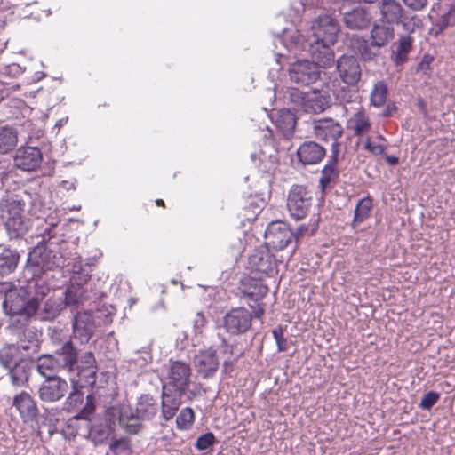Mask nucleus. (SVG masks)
Returning <instances> with one entry per match:
<instances>
[{
  "mask_svg": "<svg viewBox=\"0 0 455 455\" xmlns=\"http://www.w3.org/2000/svg\"><path fill=\"white\" fill-rule=\"evenodd\" d=\"M36 237L39 240L28 253L27 266V270L30 271L33 276H39L46 271L65 266L69 267V260L72 259L70 244L64 240L57 223L44 221L38 228Z\"/></svg>",
  "mask_w": 455,
  "mask_h": 455,
  "instance_id": "f257e3e1",
  "label": "nucleus"
},
{
  "mask_svg": "<svg viewBox=\"0 0 455 455\" xmlns=\"http://www.w3.org/2000/svg\"><path fill=\"white\" fill-rule=\"evenodd\" d=\"M42 202L37 194L28 191L10 193L0 201V220L4 225L10 238H17L24 235L28 229L25 222V212L40 218Z\"/></svg>",
  "mask_w": 455,
  "mask_h": 455,
  "instance_id": "f03ea898",
  "label": "nucleus"
},
{
  "mask_svg": "<svg viewBox=\"0 0 455 455\" xmlns=\"http://www.w3.org/2000/svg\"><path fill=\"white\" fill-rule=\"evenodd\" d=\"M38 300L29 298L28 291L22 287H15L6 291L3 307L10 315H25L30 317L38 309Z\"/></svg>",
  "mask_w": 455,
  "mask_h": 455,
  "instance_id": "7ed1b4c3",
  "label": "nucleus"
},
{
  "mask_svg": "<svg viewBox=\"0 0 455 455\" xmlns=\"http://www.w3.org/2000/svg\"><path fill=\"white\" fill-rule=\"evenodd\" d=\"M314 197L310 190L301 185H293L287 196V209L291 217L300 220L308 215Z\"/></svg>",
  "mask_w": 455,
  "mask_h": 455,
  "instance_id": "20e7f679",
  "label": "nucleus"
},
{
  "mask_svg": "<svg viewBox=\"0 0 455 455\" xmlns=\"http://www.w3.org/2000/svg\"><path fill=\"white\" fill-rule=\"evenodd\" d=\"M112 407L108 408L101 416H98L91 424L89 420H84L83 427L87 430L91 440L94 444L104 443L114 433L116 425V419L112 417Z\"/></svg>",
  "mask_w": 455,
  "mask_h": 455,
  "instance_id": "39448f33",
  "label": "nucleus"
},
{
  "mask_svg": "<svg viewBox=\"0 0 455 455\" xmlns=\"http://www.w3.org/2000/svg\"><path fill=\"white\" fill-rule=\"evenodd\" d=\"M315 44L333 45L337 40L339 27L338 22L329 15L317 17L311 25Z\"/></svg>",
  "mask_w": 455,
  "mask_h": 455,
  "instance_id": "423d86ee",
  "label": "nucleus"
},
{
  "mask_svg": "<svg viewBox=\"0 0 455 455\" xmlns=\"http://www.w3.org/2000/svg\"><path fill=\"white\" fill-rule=\"evenodd\" d=\"M338 99L344 103H354L358 106L355 108V112L347 120V128L353 132L355 136H363L366 134L371 129V122L365 110L360 106L358 100L359 96L355 92L352 94L347 96L344 94H338Z\"/></svg>",
  "mask_w": 455,
  "mask_h": 455,
  "instance_id": "0eeeda50",
  "label": "nucleus"
},
{
  "mask_svg": "<svg viewBox=\"0 0 455 455\" xmlns=\"http://www.w3.org/2000/svg\"><path fill=\"white\" fill-rule=\"evenodd\" d=\"M252 315L244 307L231 309L223 317V326L228 333L240 335L245 333L251 326Z\"/></svg>",
  "mask_w": 455,
  "mask_h": 455,
  "instance_id": "6e6552de",
  "label": "nucleus"
},
{
  "mask_svg": "<svg viewBox=\"0 0 455 455\" xmlns=\"http://www.w3.org/2000/svg\"><path fill=\"white\" fill-rule=\"evenodd\" d=\"M288 71L291 81L299 85H308L320 77L316 64L307 60L291 63Z\"/></svg>",
  "mask_w": 455,
  "mask_h": 455,
  "instance_id": "1a4fd4ad",
  "label": "nucleus"
},
{
  "mask_svg": "<svg viewBox=\"0 0 455 455\" xmlns=\"http://www.w3.org/2000/svg\"><path fill=\"white\" fill-rule=\"evenodd\" d=\"M73 338L80 344H87L93 337L96 323L91 311L77 312L73 319Z\"/></svg>",
  "mask_w": 455,
  "mask_h": 455,
  "instance_id": "9d476101",
  "label": "nucleus"
},
{
  "mask_svg": "<svg viewBox=\"0 0 455 455\" xmlns=\"http://www.w3.org/2000/svg\"><path fill=\"white\" fill-rule=\"evenodd\" d=\"M294 237V233L288 225L283 221L271 222L266 231V243L275 250L284 249Z\"/></svg>",
  "mask_w": 455,
  "mask_h": 455,
  "instance_id": "9b49d317",
  "label": "nucleus"
},
{
  "mask_svg": "<svg viewBox=\"0 0 455 455\" xmlns=\"http://www.w3.org/2000/svg\"><path fill=\"white\" fill-rule=\"evenodd\" d=\"M337 70L341 81L349 86H356L361 79L362 68L354 56L343 55L339 58Z\"/></svg>",
  "mask_w": 455,
  "mask_h": 455,
  "instance_id": "f8f14e48",
  "label": "nucleus"
},
{
  "mask_svg": "<svg viewBox=\"0 0 455 455\" xmlns=\"http://www.w3.org/2000/svg\"><path fill=\"white\" fill-rule=\"evenodd\" d=\"M112 417L116 422L128 434L135 435L142 429V419L136 411L131 407H112Z\"/></svg>",
  "mask_w": 455,
  "mask_h": 455,
  "instance_id": "ddd939ff",
  "label": "nucleus"
},
{
  "mask_svg": "<svg viewBox=\"0 0 455 455\" xmlns=\"http://www.w3.org/2000/svg\"><path fill=\"white\" fill-rule=\"evenodd\" d=\"M43 160L41 150L36 147H20L13 156L14 166L24 172H32Z\"/></svg>",
  "mask_w": 455,
  "mask_h": 455,
  "instance_id": "4468645a",
  "label": "nucleus"
},
{
  "mask_svg": "<svg viewBox=\"0 0 455 455\" xmlns=\"http://www.w3.org/2000/svg\"><path fill=\"white\" fill-rule=\"evenodd\" d=\"M191 378L189 364L182 361L172 363L168 371L169 386L174 390L188 393Z\"/></svg>",
  "mask_w": 455,
  "mask_h": 455,
  "instance_id": "2eb2a0df",
  "label": "nucleus"
},
{
  "mask_svg": "<svg viewBox=\"0 0 455 455\" xmlns=\"http://www.w3.org/2000/svg\"><path fill=\"white\" fill-rule=\"evenodd\" d=\"M68 382L60 378L47 379L39 387L38 395L43 402L53 403L60 400L68 391Z\"/></svg>",
  "mask_w": 455,
  "mask_h": 455,
  "instance_id": "dca6fc26",
  "label": "nucleus"
},
{
  "mask_svg": "<svg viewBox=\"0 0 455 455\" xmlns=\"http://www.w3.org/2000/svg\"><path fill=\"white\" fill-rule=\"evenodd\" d=\"M380 14L384 20L389 24H403L407 31H413V25L406 22L407 18H403V9L395 0H382L380 4Z\"/></svg>",
  "mask_w": 455,
  "mask_h": 455,
  "instance_id": "f3484780",
  "label": "nucleus"
},
{
  "mask_svg": "<svg viewBox=\"0 0 455 455\" xmlns=\"http://www.w3.org/2000/svg\"><path fill=\"white\" fill-rule=\"evenodd\" d=\"M54 355L60 368L74 374L78 361V350L71 339L66 340L55 350Z\"/></svg>",
  "mask_w": 455,
  "mask_h": 455,
  "instance_id": "a211bd4d",
  "label": "nucleus"
},
{
  "mask_svg": "<svg viewBox=\"0 0 455 455\" xmlns=\"http://www.w3.org/2000/svg\"><path fill=\"white\" fill-rule=\"evenodd\" d=\"M12 406L19 411L24 422L35 421L39 411L34 398L27 392L22 391L13 397Z\"/></svg>",
  "mask_w": 455,
  "mask_h": 455,
  "instance_id": "6ab92c4d",
  "label": "nucleus"
},
{
  "mask_svg": "<svg viewBox=\"0 0 455 455\" xmlns=\"http://www.w3.org/2000/svg\"><path fill=\"white\" fill-rule=\"evenodd\" d=\"M314 133L318 139L332 141L335 146L343 133V128L332 119L317 120L314 123Z\"/></svg>",
  "mask_w": 455,
  "mask_h": 455,
  "instance_id": "aec40b11",
  "label": "nucleus"
},
{
  "mask_svg": "<svg viewBox=\"0 0 455 455\" xmlns=\"http://www.w3.org/2000/svg\"><path fill=\"white\" fill-rule=\"evenodd\" d=\"M194 364L203 378L212 377L219 367V361L215 351L212 349L199 351L194 358Z\"/></svg>",
  "mask_w": 455,
  "mask_h": 455,
  "instance_id": "412c9836",
  "label": "nucleus"
},
{
  "mask_svg": "<svg viewBox=\"0 0 455 455\" xmlns=\"http://www.w3.org/2000/svg\"><path fill=\"white\" fill-rule=\"evenodd\" d=\"M187 393L172 390L170 387H164L161 402V415L166 421L172 419L181 405L182 396Z\"/></svg>",
  "mask_w": 455,
  "mask_h": 455,
  "instance_id": "4be33fe9",
  "label": "nucleus"
},
{
  "mask_svg": "<svg viewBox=\"0 0 455 455\" xmlns=\"http://www.w3.org/2000/svg\"><path fill=\"white\" fill-rule=\"evenodd\" d=\"M75 370L76 378L84 380V384H93L96 376V360L94 355L91 351L84 353L76 363Z\"/></svg>",
  "mask_w": 455,
  "mask_h": 455,
  "instance_id": "5701e85b",
  "label": "nucleus"
},
{
  "mask_svg": "<svg viewBox=\"0 0 455 455\" xmlns=\"http://www.w3.org/2000/svg\"><path fill=\"white\" fill-rule=\"evenodd\" d=\"M325 148L315 141H305L297 149V156L303 164H316L325 156Z\"/></svg>",
  "mask_w": 455,
  "mask_h": 455,
  "instance_id": "b1692460",
  "label": "nucleus"
},
{
  "mask_svg": "<svg viewBox=\"0 0 455 455\" xmlns=\"http://www.w3.org/2000/svg\"><path fill=\"white\" fill-rule=\"evenodd\" d=\"M331 104V97L326 92H312L301 96V105L306 112L320 113Z\"/></svg>",
  "mask_w": 455,
  "mask_h": 455,
  "instance_id": "393cba45",
  "label": "nucleus"
},
{
  "mask_svg": "<svg viewBox=\"0 0 455 455\" xmlns=\"http://www.w3.org/2000/svg\"><path fill=\"white\" fill-rule=\"evenodd\" d=\"M281 41H283L286 47L294 48L299 51H312L314 45L313 36H307L297 29H284L282 33Z\"/></svg>",
  "mask_w": 455,
  "mask_h": 455,
  "instance_id": "a878e982",
  "label": "nucleus"
},
{
  "mask_svg": "<svg viewBox=\"0 0 455 455\" xmlns=\"http://www.w3.org/2000/svg\"><path fill=\"white\" fill-rule=\"evenodd\" d=\"M249 266L251 271L271 274L276 267L275 258L267 251H257L250 256Z\"/></svg>",
  "mask_w": 455,
  "mask_h": 455,
  "instance_id": "bb28decb",
  "label": "nucleus"
},
{
  "mask_svg": "<svg viewBox=\"0 0 455 455\" xmlns=\"http://www.w3.org/2000/svg\"><path fill=\"white\" fill-rule=\"evenodd\" d=\"M343 21L349 29L361 30L369 27L371 16L365 9L359 7L344 12Z\"/></svg>",
  "mask_w": 455,
  "mask_h": 455,
  "instance_id": "cd10ccee",
  "label": "nucleus"
},
{
  "mask_svg": "<svg viewBox=\"0 0 455 455\" xmlns=\"http://www.w3.org/2000/svg\"><path fill=\"white\" fill-rule=\"evenodd\" d=\"M71 259H73L69 260V266H71L70 270L72 272L70 283L71 284H76L83 287L84 284H85L91 277L90 266L88 264L84 266L80 257L77 256L76 252L71 251Z\"/></svg>",
  "mask_w": 455,
  "mask_h": 455,
  "instance_id": "c85d7f7f",
  "label": "nucleus"
},
{
  "mask_svg": "<svg viewBox=\"0 0 455 455\" xmlns=\"http://www.w3.org/2000/svg\"><path fill=\"white\" fill-rule=\"evenodd\" d=\"M394 38V28L391 24L383 21L381 24H375L371 31V44L376 47H382L387 44Z\"/></svg>",
  "mask_w": 455,
  "mask_h": 455,
  "instance_id": "c756f323",
  "label": "nucleus"
},
{
  "mask_svg": "<svg viewBox=\"0 0 455 455\" xmlns=\"http://www.w3.org/2000/svg\"><path fill=\"white\" fill-rule=\"evenodd\" d=\"M331 45H321V44H314L312 51L308 53L313 57L314 63L317 68H327L334 63V53L330 49Z\"/></svg>",
  "mask_w": 455,
  "mask_h": 455,
  "instance_id": "7c9ffc66",
  "label": "nucleus"
},
{
  "mask_svg": "<svg viewBox=\"0 0 455 455\" xmlns=\"http://www.w3.org/2000/svg\"><path fill=\"white\" fill-rule=\"evenodd\" d=\"M37 371L46 379L55 378V374L62 370L54 355L45 354L37 358Z\"/></svg>",
  "mask_w": 455,
  "mask_h": 455,
  "instance_id": "2f4dec72",
  "label": "nucleus"
},
{
  "mask_svg": "<svg viewBox=\"0 0 455 455\" xmlns=\"http://www.w3.org/2000/svg\"><path fill=\"white\" fill-rule=\"evenodd\" d=\"M275 126L284 137H291L296 126L295 115L289 109L280 110L275 119Z\"/></svg>",
  "mask_w": 455,
  "mask_h": 455,
  "instance_id": "473e14b6",
  "label": "nucleus"
},
{
  "mask_svg": "<svg viewBox=\"0 0 455 455\" xmlns=\"http://www.w3.org/2000/svg\"><path fill=\"white\" fill-rule=\"evenodd\" d=\"M134 410L143 421L150 420L156 415L158 405L152 396L144 395L140 397Z\"/></svg>",
  "mask_w": 455,
  "mask_h": 455,
  "instance_id": "72a5a7b5",
  "label": "nucleus"
},
{
  "mask_svg": "<svg viewBox=\"0 0 455 455\" xmlns=\"http://www.w3.org/2000/svg\"><path fill=\"white\" fill-rule=\"evenodd\" d=\"M20 259V255L16 251L9 248H4L0 251V275H8L14 272Z\"/></svg>",
  "mask_w": 455,
  "mask_h": 455,
  "instance_id": "f704fd0d",
  "label": "nucleus"
},
{
  "mask_svg": "<svg viewBox=\"0 0 455 455\" xmlns=\"http://www.w3.org/2000/svg\"><path fill=\"white\" fill-rule=\"evenodd\" d=\"M18 143V132L15 128L4 125L0 126V154L11 152Z\"/></svg>",
  "mask_w": 455,
  "mask_h": 455,
  "instance_id": "c9c22d12",
  "label": "nucleus"
},
{
  "mask_svg": "<svg viewBox=\"0 0 455 455\" xmlns=\"http://www.w3.org/2000/svg\"><path fill=\"white\" fill-rule=\"evenodd\" d=\"M23 360V353H20V347H14L12 344L0 349V364L6 369L12 368Z\"/></svg>",
  "mask_w": 455,
  "mask_h": 455,
  "instance_id": "e433bc0d",
  "label": "nucleus"
},
{
  "mask_svg": "<svg viewBox=\"0 0 455 455\" xmlns=\"http://www.w3.org/2000/svg\"><path fill=\"white\" fill-rule=\"evenodd\" d=\"M8 370L12 385L22 387L28 382L30 374V366L25 360Z\"/></svg>",
  "mask_w": 455,
  "mask_h": 455,
  "instance_id": "4c0bfd02",
  "label": "nucleus"
},
{
  "mask_svg": "<svg viewBox=\"0 0 455 455\" xmlns=\"http://www.w3.org/2000/svg\"><path fill=\"white\" fill-rule=\"evenodd\" d=\"M412 38L410 36H400L395 50L393 52L392 59L395 65H403L408 59V54L411 50Z\"/></svg>",
  "mask_w": 455,
  "mask_h": 455,
  "instance_id": "58836bf2",
  "label": "nucleus"
},
{
  "mask_svg": "<svg viewBox=\"0 0 455 455\" xmlns=\"http://www.w3.org/2000/svg\"><path fill=\"white\" fill-rule=\"evenodd\" d=\"M453 26H455V4L451 5L449 10L442 14L433 24L431 34L437 37L446 28Z\"/></svg>",
  "mask_w": 455,
  "mask_h": 455,
  "instance_id": "ea45409f",
  "label": "nucleus"
},
{
  "mask_svg": "<svg viewBox=\"0 0 455 455\" xmlns=\"http://www.w3.org/2000/svg\"><path fill=\"white\" fill-rule=\"evenodd\" d=\"M87 299L86 291L84 287L70 284L65 292L64 302L66 306L76 307L82 305Z\"/></svg>",
  "mask_w": 455,
  "mask_h": 455,
  "instance_id": "a19ab883",
  "label": "nucleus"
},
{
  "mask_svg": "<svg viewBox=\"0 0 455 455\" xmlns=\"http://www.w3.org/2000/svg\"><path fill=\"white\" fill-rule=\"evenodd\" d=\"M94 411V404L92 403V398L87 396V403L85 406L80 411V412L69 419L68 427L76 429L75 433H72L74 436L79 435V430L83 427V421L88 420L87 418L91 415Z\"/></svg>",
  "mask_w": 455,
  "mask_h": 455,
  "instance_id": "79ce46f5",
  "label": "nucleus"
},
{
  "mask_svg": "<svg viewBox=\"0 0 455 455\" xmlns=\"http://www.w3.org/2000/svg\"><path fill=\"white\" fill-rule=\"evenodd\" d=\"M243 292L246 296L257 301L267 294L268 288L261 281L251 280L244 288Z\"/></svg>",
  "mask_w": 455,
  "mask_h": 455,
  "instance_id": "37998d69",
  "label": "nucleus"
},
{
  "mask_svg": "<svg viewBox=\"0 0 455 455\" xmlns=\"http://www.w3.org/2000/svg\"><path fill=\"white\" fill-rule=\"evenodd\" d=\"M372 208V200L370 197H363L358 201L355 208L353 223H361L370 215Z\"/></svg>",
  "mask_w": 455,
  "mask_h": 455,
  "instance_id": "c03bdc74",
  "label": "nucleus"
},
{
  "mask_svg": "<svg viewBox=\"0 0 455 455\" xmlns=\"http://www.w3.org/2000/svg\"><path fill=\"white\" fill-rule=\"evenodd\" d=\"M70 381L73 386V390L67 398L66 403L68 406H76L78 403L83 402V394L79 391V388L83 387L84 380L76 377H70Z\"/></svg>",
  "mask_w": 455,
  "mask_h": 455,
  "instance_id": "a18cd8bd",
  "label": "nucleus"
},
{
  "mask_svg": "<svg viewBox=\"0 0 455 455\" xmlns=\"http://www.w3.org/2000/svg\"><path fill=\"white\" fill-rule=\"evenodd\" d=\"M195 421V414L190 407H186L180 411L176 418V427L180 430L189 429Z\"/></svg>",
  "mask_w": 455,
  "mask_h": 455,
  "instance_id": "49530a36",
  "label": "nucleus"
},
{
  "mask_svg": "<svg viewBox=\"0 0 455 455\" xmlns=\"http://www.w3.org/2000/svg\"><path fill=\"white\" fill-rule=\"evenodd\" d=\"M387 88L384 82H378L371 92V104L377 108L383 106L386 102Z\"/></svg>",
  "mask_w": 455,
  "mask_h": 455,
  "instance_id": "de8ad7c7",
  "label": "nucleus"
},
{
  "mask_svg": "<svg viewBox=\"0 0 455 455\" xmlns=\"http://www.w3.org/2000/svg\"><path fill=\"white\" fill-rule=\"evenodd\" d=\"M338 171L335 167V162H329L322 170L319 180L321 188L323 190L331 181L338 178Z\"/></svg>",
  "mask_w": 455,
  "mask_h": 455,
  "instance_id": "09e8293b",
  "label": "nucleus"
},
{
  "mask_svg": "<svg viewBox=\"0 0 455 455\" xmlns=\"http://www.w3.org/2000/svg\"><path fill=\"white\" fill-rule=\"evenodd\" d=\"M109 449L115 455H128L130 443L126 438L116 439L111 443Z\"/></svg>",
  "mask_w": 455,
  "mask_h": 455,
  "instance_id": "8fccbe9b",
  "label": "nucleus"
},
{
  "mask_svg": "<svg viewBox=\"0 0 455 455\" xmlns=\"http://www.w3.org/2000/svg\"><path fill=\"white\" fill-rule=\"evenodd\" d=\"M14 347H20V353H22V351L25 352V353H23V357H24V356L32 355L33 354L37 352L39 345H38L37 340H29V341L20 340L19 343L14 345Z\"/></svg>",
  "mask_w": 455,
  "mask_h": 455,
  "instance_id": "3c124183",
  "label": "nucleus"
},
{
  "mask_svg": "<svg viewBox=\"0 0 455 455\" xmlns=\"http://www.w3.org/2000/svg\"><path fill=\"white\" fill-rule=\"evenodd\" d=\"M215 443V436L212 432L200 435L196 443V448L199 451L209 449Z\"/></svg>",
  "mask_w": 455,
  "mask_h": 455,
  "instance_id": "603ef678",
  "label": "nucleus"
},
{
  "mask_svg": "<svg viewBox=\"0 0 455 455\" xmlns=\"http://www.w3.org/2000/svg\"><path fill=\"white\" fill-rule=\"evenodd\" d=\"M440 395L436 392L429 391L427 392L420 402V408L423 410L431 409L438 401Z\"/></svg>",
  "mask_w": 455,
  "mask_h": 455,
  "instance_id": "864d4df0",
  "label": "nucleus"
},
{
  "mask_svg": "<svg viewBox=\"0 0 455 455\" xmlns=\"http://www.w3.org/2000/svg\"><path fill=\"white\" fill-rule=\"evenodd\" d=\"M274 339L276 342L277 348L280 352L286 351L288 349V342L283 337V330L281 326L275 328L272 331Z\"/></svg>",
  "mask_w": 455,
  "mask_h": 455,
  "instance_id": "5fc2aeb1",
  "label": "nucleus"
},
{
  "mask_svg": "<svg viewBox=\"0 0 455 455\" xmlns=\"http://www.w3.org/2000/svg\"><path fill=\"white\" fill-rule=\"evenodd\" d=\"M307 5L323 7V0H299L298 3L293 2L291 7L295 10V12L299 14Z\"/></svg>",
  "mask_w": 455,
  "mask_h": 455,
  "instance_id": "6e6d98bb",
  "label": "nucleus"
},
{
  "mask_svg": "<svg viewBox=\"0 0 455 455\" xmlns=\"http://www.w3.org/2000/svg\"><path fill=\"white\" fill-rule=\"evenodd\" d=\"M364 148L375 156L381 155L385 150V146L367 139Z\"/></svg>",
  "mask_w": 455,
  "mask_h": 455,
  "instance_id": "4d7b16f0",
  "label": "nucleus"
},
{
  "mask_svg": "<svg viewBox=\"0 0 455 455\" xmlns=\"http://www.w3.org/2000/svg\"><path fill=\"white\" fill-rule=\"evenodd\" d=\"M433 61V57L426 54L423 56L421 61L418 64L417 72L424 75H428L430 72V63Z\"/></svg>",
  "mask_w": 455,
  "mask_h": 455,
  "instance_id": "13d9d810",
  "label": "nucleus"
},
{
  "mask_svg": "<svg viewBox=\"0 0 455 455\" xmlns=\"http://www.w3.org/2000/svg\"><path fill=\"white\" fill-rule=\"evenodd\" d=\"M412 11H421L427 5V0H402Z\"/></svg>",
  "mask_w": 455,
  "mask_h": 455,
  "instance_id": "bf43d9fd",
  "label": "nucleus"
},
{
  "mask_svg": "<svg viewBox=\"0 0 455 455\" xmlns=\"http://www.w3.org/2000/svg\"><path fill=\"white\" fill-rule=\"evenodd\" d=\"M206 320L203 314L197 313L196 318L194 320V329L196 333H202L203 329L204 328Z\"/></svg>",
  "mask_w": 455,
  "mask_h": 455,
  "instance_id": "052dcab7",
  "label": "nucleus"
},
{
  "mask_svg": "<svg viewBox=\"0 0 455 455\" xmlns=\"http://www.w3.org/2000/svg\"><path fill=\"white\" fill-rule=\"evenodd\" d=\"M45 311L47 313L46 318H54L59 315V307H53L49 301L45 303Z\"/></svg>",
  "mask_w": 455,
  "mask_h": 455,
  "instance_id": "680f3d73",
  "label": "nucleus"
},
{
  "mask_svg": "<svg viewBox=\"0 0 455 455\" xmlns=\"http://www.w3.org/2000/svg\"><path fill=\"white\" fill-rule=\"evenodd\" d=\"M359 52L363 60H371V53L370 52L369 47L365 42L359 47Z\"/></svg>",
  "mask_w": 455,
  "mask_h": 455,
  "instance_id": "e2e57ef3",
  "label": "nucleus"
},
{
  "mask_svg": "<svg viewBox=\"0 0 455 455\" xmlns=\"http://www.w3.org/2000/svg\"><path fill=\"white\" fill-rule=\"evenodd\" d=\"M144 354L143 360L145 362H148L151 360V355H150V345H148L147 347H144L141 351Z\"/></svg>",
  "mask_w": 455,
  "mask_h": 455,
  "instance_id": "0e129e2a",
  "label": "nucleus"
},
{
  "mask_svg": "<svg viewBox=\"0 0 455 455\" xmlns=\"http://www.w3.org/2000/svg\"><path fill=\"white\" fill-rule=\"evenodd\" d=\"M307 229V228L305 226V225H299L298 228H297V231L296 233H294V237L293 239H295L296 241H298L299 239V236L301 235Z\"/></svg>",
  "mask_w": 455,
  "mask_h": 455,
  "instance_id": "69168bd1",
  "label": "nucleus"
},
{
  "mask_svg": "<svg viewBox=\"0 0 455 455\" xmlns=\"http://www.w3.org/2000/svg\"><path fill=\"white\" fill-rule=\"evenodd\" d=\"M7 175V167L0 162V180Z\"/></svg>",
  "mask_w": 455,
  "mask_h": 455,
  "instance_id": "338daca9",
  "label": "nucleus"
},
{
  "mask_svg": "<svg viewBox=\"0 0 455 455\" xmlns=\"http://www.w3.org/2000/svg\"><path fill=\"white\" fill-rule=\"evenodd\" d=\"M386 161H387V163H388L391 165H395L398 164V158L394 156H387L386 157Z\"/></svg>",
  "mask_w": 455,
  "mask_h": 455,
  "instance_id": "774afa93",
  "label": "nucleus"
}]
</instances>
